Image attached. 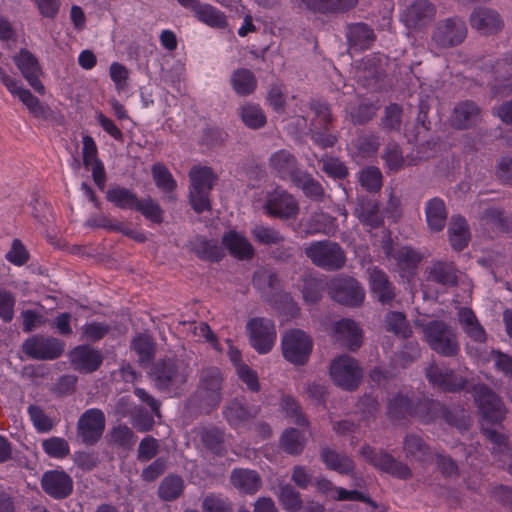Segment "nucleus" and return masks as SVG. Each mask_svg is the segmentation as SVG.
Wrapping results in <instances>:
<instances>
[{
	"label": "nucleus",
	"instance_id": "e2e57ef3",
	"mask_svg": "<svg viewBox=\"0 0 512 512\" xmlns=\"http://www.w3.org/2000/svg\"><path fill=\"white\" fill-rule=\"evenodd\" d=\"M359 183L370 193L378 192L382 187V173L375 166L366 167L359 173Z\"/></svg>",
	"mask_w": 512,
	"mask_h": 512
},
{
	"label": "nucleus",
	"instance_id": "c756f323",
	"mask_svg": "<svg viewBox=\"0 0 512 512\" xmlns=\"http://www.w3.org/2000/svg\"><path fill=\"white\" fill-rule=\"evenodd\" d=\"M221 243L237 260H250L254 257L255 250L250 241L235 230L224 233Z\"/></svg>",
	"mask_w": 512,
	"mask_h": 512
},
{
	"label": "nucleus",
	"instance_id": "79ce46f5",
	"mask_svg": "<svg viewBox=\"0 0 512 512\" xmlns=\"http://www.w3.org/2000/svg\"><path fill=\"white\" fill-rule=\"evenodd\" d=\"M151 173L156 187L165 194L164 199L175 202L177 197L174 191L177 188V183L168 168L163 163L158 162L152 166Z\"/></svg>",
	"mask_w": 512,
	"mask_h": 512
},
{
	"label": "nucleus",
	"instance_id": "2f4dec72",
	"mask_svg": "<svg viewBox=\"0 0 512 512\" xmlns=\"http://www.w3.org/2000/svg\"><path fill=\"white\" fill-rule=\"evenodd\" d=\"M300 2L314 13L337 15L355 8L359 0H300Z\"/></svg>",
	"mask_w": 512,
	"mask_h": 512
},
{
	"label": "nucleus",
	"instance_id": "4be33fe9",
	"mask_svg": "<svg viewBox=\"0 0 512 512\" xmlns=\"http://www.w3.org/2000/svg\"><path fill=\"white\" fill-rule=\"evenodd\" d=\"M43 491L56 500H62L73 492V480L63 470L46 471L41 478Z\"/></svg>",
	"mask_w": 512,
	"mask_h": 512
},
{
	"label": "nucleus",
	"instance_id": "4468645a",
	"mask_svg": "<svg viewBox=\"0 0 512 512\" xmlns=\"http://www.w3.org/2000/svg\"><path fill=\"white\" fill-rule=\"evenodd\" d=\"M266 213L280 220L295 219L300 211L298 200L284 189L277 188L267 195Z\"/></svg>",
	"mask_w": 512,
	"mask_h": 512
},
{
	"label": "nucleus",
	"instance_id": "13d9d810",
	"mask_svg": "<svg viewBox=\"0 0 512 512\" xmlns=\"http://www.w3.org/2000/svg\"><path fill=\"white\" fill-rule=\"evenodd\" d=\"M239 115L243 123L250 129H260L267 122L263 110L258 105L249 103L241 106Z\"/></svg>",
	"mask_w": 512,
	"mask_h": 512
},
{
	"label": "nucleus",
	"instance_id": "423d86ee",
	"mask_svg": "<svg viewBox=\"0 0 512 512\" xmlns=\"http://www.w3.org/2000/svg\"><path fill=\"white\" fill-rule=\"evenodd\" d=\"M306 257L325 271H337L345 266L346 253L338 242L332 240L314 241L305 247Z\"/></svg>",
	"mask_w": 512,
	"mask_h": 512
},
{
	"label": "nucleus",
	"instance_id": "2eb2a0df",
	"mask_svg": "<svg viewBox=\"0 0 512 512\" xmlns=\"http://www.w3.org/2000/svg\"><path fill=\"white\" fill-rule=\"evenodd\" d=\"M105 430V415L97 408L86 410L78 419L76 437L83 444L92 446L102 437Z\"/></svg>",
	"mask_w": 512,
	"mask_h": 512
},
{
	"label": "nucleus",
	"instance_id": "473e14b6",
	"mask_svg": "<svg viewBox=\"0 0 512 512\" xmlns=\"http://www.w3.org/2000/svg\"><path fill=\"white\" fill-rule=\"evenodd\" d=\"M405 458L420 463L428 462L432 458V449L425 440L416 433H408L402 442Z\"/></svg>",
	"mask_w": 512,
	"mask_h": 512
},
{
	"label": "nucleus",
	"instance_id": "dca6fc26",
	"mask_svg": "<svg viewBox=\"0 0 512 512\" xmlns=\"http://www.w3.org/2000/svg\"><path fill=\"white\" fill-rule=\"evenodd\" d=\"M247 331L252 347L260 354L269 352L276 339L274 322L267 318L256 317L247 322Z\"/></svg>",
	"mask_w": 512,
	"mask_h": 512
},
{
	"label": "nucleus",
	"instance_id": "6e6d98bb",
	"mask_svg": "<svg viewBox=\"0 0 512 512\" xmlns=\"http://www.w3.org/2000/svg\"><path fill=\"white\" fill-rule=\"evenodd\" d=\"M195 17L215 28H225L227 26V20L221 11L209 4H200L194 12Z\"/></svg>",
	"mask_w": 512,
	"mask_h": 512
},
{
	"label": "nucleus",
	"instance_id": "e433bc0d",
	"mask_svg": "<svg viewBox=\"0 0 512 512\" xmlns=\"http://www.w3.org/2000/svg\"><path fill=\"white\" fill-rule=\"evenodd\" d=\"M458 269L453 262L434 261L428 268L427 280L446 287L458 285Z\"/></svg>",
	"mask_w": 512,
	"mask_h": 512
},
{
	"label": "nucleus",
	"instance_id": "a211bd4d",
	"mask_svg": "<svg viewBox=\"0 0 512 512\" xmlns=\"http://www.w3.org/2000/svg\"><path fill=\"white\" fill-rule=\"evenodd\" d=\"M367 273L372 297L382 306L391 307L397 297V292L387 273L378 267L368 268Z\"/></svg>",
	"mask_w": 512,
	"mask_h": 512
},
{
	"label": "nucleus",
	"instance_id": "a19ab883",
	"mask_svg": "<svg viewBox=\"0 0 512 512\" xmlns=\"http://www.w3.org/2000/svg\"><path fill=\"white\" fill-rule=\"evenodd\" d=\"M458 321L465 334L474 342L484 343L487 339L485 329L471 308L463 307L458 312Z\"/></svg>",
	"mask_w": 512,
	"mask_h": 512
},
{
	"label": "nucleus",
	"instance_id": "a18cd8bd",
	"mask_svg": "<svg viewBox=\"0 0 512 512\" xmlns=\"http://www.w3.org/2000/svg\"><path fill=\"white\" fill-rule=\"evenodd\" d=\"M200 439L204 447L215 455H224L225 448V432L223 429L211 426L203 428L200 431Z\"/></svg>",
	"mask_w": 512,
	"mask_h": 512
},
{
	"label": "nucleus",
	"instance_id": "052dcab7",
	"mask_svg": "<svg viewBox=\"0 0 512 512\" xmlns=\"http://www.w3.org/2000/svg\"><path fill=\"white\" fill-rule=\"evenodd\" d=\"M440 418L444 419L448 425L453 426L459 430H468L471 426L470 417L462 408H449L443 404Z\"/></svg>",
	"mask_w": 512,
	"mask_h": 512
},
{
	"label": "nucleus",
	"instance_id": "bb28decb",
	"mask_svg": "<svg viewBox=\"0 0 512 512\" xmlns=\"http://www.w3.org/2000/svg\"><path fill=\"white\" fill-rule=\"evenodd\" d=\"M471 26L484 35L498 33L503 27L500 15L490 8H477L470 15Z\"/></svg>",
	"mask_w": 512,
	"mask_h": 512
},
{
	"label": "nucleus",
	"instance_id": "69168bd1",
	"mask_svg": "<svg viewBox=\"0 0 512 512\" xmlns=\"http://www.w3.org/2000/svg\"><path fill=\"white\" fill-rule=\"evenodd\" d=\"M153 415L142 406L134 407L130 412L131 424L139 432H148L155 424Z\"/></svg>",
	"mask_w": 512,
	"mask_h": 512
},
{
	"label": "nucleus",
	"instance_id": "6ab92c4d",
	"mask_svg": "<svg viewBox=\"0 0 512 512\" xmlns=\"http://www.w3.org/2000/svg\"><path fill=\"white\" fill-rule=\"evenodd\" d=\"M380 207V201L373 195H359L355 200L353 214L363 226L377 229L384 225Z\"/></svg>",
	"mask_w": 512,
	"mask_h": 512
},
{
	"label": "nucleus",
	"instance_id": "680f3d73",
	"mask_svg": "<svg viewBox=\"0 0 512 512\" xmlns=\"http://www.w3.org/2000/svg\"><path fill=\"white\" fill-rule=\"evenodd\" d=\"M109 435L110 441L117 447L123 449H131L137 440L132 429L125 424H119L113 427Z\"/></svg>",
	"mask_w": 512,
	"mask_h": 512
},
{
	"label": "nucleus",
	"instance_id": "7c9ffc66",
	"mask_svg": "<svg viewBox=\"0 0 512 512\" xmlns=\"http://www.w3.org/2000/svg\"><path fill=\"white\" fill-rule=\"evenodd\" d=\"M230 483L240 493L254 495L262 487V478L255 470L235 468L231 471Z\"/></svg>",
	"mask_w": 512,
	"mask_h": 512
},
{
	"label": "nucleus",
	"instance_id": "bf43d9fd",
	"mask_svg": "<svg viewBox=\"0 0 512 512\" xmlns=\"http://www.w3.org/2000/svg\"><path fill=\"white\" fill-rule=\"evenodd\" d=\"M413 402L407 396L397 394L389 399L388 416L394 420H401L413 412Z\"/></svg>",
	"mask_w": 512,
	"mask_h": 512
},
{
	"label": "nucleus",
	"instance_id": "774afa93",
	"mask_svg": "<svg viewBox=\"0 0 512 512\" xmlns=\"http://www.w3.org/2000/svg\"><path fill=\"white\" fill-rule=\"evenodd\" d=\"M202 509L204 512H234V505L229 498L211 493L203 499Z\"/></svg>",
	"mask_w": 512,
	"mask_h": 512
},
{
	"label": "nucleus",
	"instance_id": "f8f14e48",
	"mask_svg": "<svg viewBox=\"0 0 512 512\" xmlns=\"http://www.w3.org/2000/svg\"><path fill=\"white\" fill-rule=\"evenodd\" d=\"M313 348L309 335L300 329H293L283 336L282 352L284 358L294 365L307 363Z\"/></svg>",
	"mask_w": 512,
	"mask_h": 512
},
{
	"label": "nucleus",
	"instance_id": "603ef678",
	"mask_svg": "<svg viewBox=\"0 0 512 512\" xmlns=\"http://www.w3.org/2000/svg\"><path fill=\"white\" fill-rule=\"evenodd\" d=\"M305 444V436L296 428L285 429L280 438L281 449L290 455L301 454Z\"/></svg>",
	"mask_w": 512,
	"mask_h": 512
},
{
	"label": "nucleus",
	"instance_id": "a878e982",
	"mask_svg": "<svg viewBox=\"0 0 512 512\" xmlns=\"http://www.w3.org/2000/svg\"><path fill=\"white\" fill-rule=\"evenodd\" d=\"M269 168L277 177L291 182L295 179V175L302 171L298 166L297 158L285 149L278 150L270 156Z\"/></svg>",
	"mask_w": 512,
	"mask_h": 512
},
{
	"label": "nucleus",
	"instance_id": "09e8293b",
	"mask_svg": "<svg viewBox=\"0 0 512 512\" xmlns=\"http://www.w3.org/2000/svg\"><path fill=\"white\" fill-rule=\"evenodd\" d=\"M443 403L438 400L422 399L413 405L412 416L417 417L422 423L429 424L440 418Z\"/></svg>",
	"mask_w": 512,
	"mask_h": 512
},
{
	"label": "nucleus",
	"instance_id": "9d476101",
	"mask_svg": "<svg viewBox=\"0 0 512 512\" xmlns=\"http://www.w3.org/2000/svg\"><path fill=\"white\" fill-rule=\"evenodd\" d=\"M474 401L481 419L490 424H498L506 415V408L501 398L487 385L473 386Z\"/></svg>",
	"mask_w": 512,
	"mask_h": 512
},
{
	"label": "nucleus",
	"instance_id": "f257e3e1",
	"mask_svg": "<svg viewBox=\"0 0 512 512\" xmlns=\"http://www.w3.org/2000/svg\"><path fill=\"white\" fill-rule=\"evenodd\" d=\"M192 373L193 368L187 361L178 358H166L154 363L150 377L159 391L179 395L183 392Z\"/></svg>",
	"mask_w": 512,
	"mask_h": 512
},
{
	"label": "nucleus",
	"instance_id": "58836bf2",
	"mask_svg": "<svg viewBox=\"0 0 512 512\" xmlns=\"http://www.w3.org/2000/svg\"><path fill=\"white\" fill-rule=\"evenodd\" d=\"M425 217L431 232H440L446 226L448 211L443 199L434 197L425 204Z\"/></svg>",
	"mask_w": 512,
	"mask_h": 512
},
{
	"label": "nucleus",
	"instance_id": "5701e85b",
	"mask_svg": "<svg viewBox=\"0 0 512 512\" xmlns=\"http://www.w3.org/2000/svg\"><path fill=\"white\" fill-rule=\"evenodd\" d=\"M348 50L363 52L372 47L377 39L373 28L364 22L349 23L345 26Z\"/></svg>",
	"mask_w": 512,
	"mask_h": 512
},
{
	"label": "nucleus",
	"instance_id": "6e6552de",
	"mask_svg": "<svg viewBox=\"0 0 512 512\" xmlns=\"http://www.w3.org/2000/svg\"><path fill=\"white\" fill-rule=\"evenodd\" d=\"M467 37V25L457 16L439 20L431 32V42L436 48L448 49L464 42Z\"/></svg>",
	"mask_w": 512,
	"mask_h": 512
},
{
	"label": "nucleus",
	"instance_id": "b1692460",
	"mask_svg": "<svg viewBox=\"0 0 512 512\" xmlns=\"http://www.w3.org/2000/svg\"><path fill=\"white\" fill-rule=\"evenodd\" d=\"M70 361L75 370L92 373L101 366L103 356L99 350L89 345H79L71 351Z\"/></svg>",
	"mask_w": 512,
	"mask_h": 512
},
{
	"label": "nucleus",
	"instance_id": "aec40b11",
	"mask_svg": "<svg viewBox=\"0 0 512 512\" xmlns=\"http://www.w3.org/2000/svg\"><path fill=\"white\" fill-rule=\"evenodd\" d=\"M436 16V6L428 0H415L407 6L401 21L408 29L421 30L430 24Z\"/></svg>",
	"mask_w": 512,
	"mask_h": 512
},
{
	"label": "nucleus",
	"instance_id": "37998d69",
	"mask_svg": "<svg viewBox=\"0 0 512 512\" xmlns=\"http://www.w3.org/2000/svg\"><path fill=\"white\" fill-rule=\"evenodd\" d=\"M335 332L345 340V345L351 350H357L362 344L361 329L356 322L350 319H342L335 325Z\"/></svg>",
	"mask_w": 512,
	"mask_h": 512
},
{
	"label": "nucleus",
	"instance_id": "864d4df0",
	"mask_svg": "<svg viewBox=\"0 0 512 512\" xmlns=\"http://www.w3.org/2000/svg\"><path fill=\"white\" fill-rule=\"evenodd\" d=\"M481 219L501 232L512 231V215L497 207H490L483 211Z\"/></svg>",
	"mask_w": 512,
	"mask_h": 512
},
{
	"label": "nucleus",
	"instance_id": "de8ad7c7",
	"mask_svg": "<svg viewBox=\"0 0 512 512\" xmlns=\"http://www.w3.org/2000/svg\"><path fill=\"white\" fill-rule=\"evenodd\" d=\"M106 199L119 209L130 210H135L140 200L136 193L121 186L110 188L106 192Z\"/></svg>",
	"mask_w": 512,
	"mask_h": 512
},
{
	"label": "nucleus",
	"instance_id": "f704fd0d",
	"mask_svg": "<svg viewBox=\"0 0 512 512\" xmlns=\"http://www.w3.org/2000/svg\"><path fill=\"white\" fill-rule=\"evenodd\" d=\"M252 283L265 300H272L274 295L282 289L279 275L266 268L254 272Z\"/></svg>",
	"mask_w": 512,
	"mask_h": 512
},
{
	"label": "nucleus",
	"instance_id": "f3484780",
	"mask_svg": "<svg viewBox=\"0 0 512 512\" xmlns=\"http://www.w3.org/2000/svg\"><path fill=\"white\" fill-rule=\"evenodd\" d=\"M260 413V407L250 405L244 397H234L226 401L222 416L228 425L234 429L243 427L254 420Z\"/></svg>",
	"mask_w": 512,
	"mask_h": 512
},
{
	"label": "nucleus",
	"instance_id": "72a5a7b5",
	"mask_svg": "<svg viewBox=\"0 0 512 512\" xmlns=\"http://www.w3.org/2000/svg\"><path fill=\"white\" fill-rule=\"evenodd\" d=\"M365 71V86L372 91H378L382 88V83L386 77L384 69V58L379 54L367 56L362 61Z\"/></svg>",
	"mask_w": 512,
	"mask_h": 512
},
{
	"label": "nucleus",
	"instance_id": "39448f33",
	"mask_svg": "<svg viewBox=\"0 0 512 512\" xmlns=\"http://www.w3.org/2000/svg\"><path fill=\"white\" fill-rule=\"evenodd\" d=\"M425 377L429 384L444 393H461L473 391L474 384L466 376L454 369L441 367L432 361L425 368Z\"/></svg>",
	"mask_w": 512,
	"mask_h": 512
},
{
	"label": "nucleus",
	"instance_id": "7ed1b4c3",
	"mask_svg": "<svg viewBox=\"0 0 512 512\" xmlns=\"http://www.w3.org/2000/svg\"><path fill=\"white\" fill-rule=\"evenodd\" d=\"M189 203L192 209L201 214L210 211V194L218 180L217 174L209 166H193L189 171Z\"/></svg>",
	"mask_w": 512,
	"mask_h": 512
},
{
	"label": "nucleus",
	"instance_id": "f03ea898",
	"mask_svg": "<svg viewBox=\"0 0 512 512\" xmlns=\"http://www.w3.org/2000/svg\"><path fill=\"white\" fill-rule=\"evenodd\" d=\"M225 377L219 367L207 366L200 369L198 384L189 401L205 414L216 410L223 400Z\"/></svg>",
	"mask_w": 512,
	"mask_h": 512
},
{
	"label": "nucleus",
	"instance_id": "4d7b16f0",
	"mask_svg": "<svg viewBox=\"0 0 512 512\" xmlns=\"http://www.w3.org/2000/svg\"><path fill=\"white\" fill-rule=\"evenodd\" d=\"M397 266L402 271H410L417 268L422 260V256L415 249L404 246L391 253Z\"/></svg>",
	"mask_w": 512,
	"mask_h": 512
},
{
	"label": "nucleus",
	"instance_id": "3c124183",
	"mask_svg": "<svg viewBox=\"0 0 512 512\" xmlns=\"http://www.w3.org/2000/svg\"><path fill=\"white\" fill-rule=\"evenodd\" d=\"M184 490V481L181 476L169 474L160 483L158 487V496L163 501H175Z\"/></svg>",
	"mask_w": 512,
	"mask_h": 512
},
{
	"label": "nucleus",
	"instance_id": "c85d7f7f",
	"mask_svg": "<svg viewBox=\"0 0 512 512\" xmlns=\"http://www.w3.org/2000/svg\"><path fill=\"white\" fill-rule=\"evenodd\" d=\"M11 94L19 98L34 118H39L45 121H53L56 119V115L49 105L41 102L28 89L17 84Z\"/></svg>",
	"mask_w": 512,
	"mask_h": 512
},
{
	"label": "nucleus",
	"instance_id": "4c0bfd02",
	"mask_svg": "<svg viewBox=\"0 0 512 512\" xmlns=\"http://www.w3.org/2000/svg\"><path fill=\"white\" fill-rule=\"evenodd\" d=\"M190 251L203 261L208 262H219L225 256V252L222 247L218 245L215 240H208L203 236H197L194 240L188 244Z\"/></svg>",
	"mask_w": 512,
	"mask_h": 512
},
{
	"label": "nucleus",
	"instance_id": "c9c22d12",
	"mask_svg": "<svg viewBox=\"0 0 512 512\" xmlns=\"http://www.w3.org/2000/svg\"><path fill=\"white\" fill-rule=\"evenodd\" d=\"M292 184L313 202L321 203L329 197L323 185L307 171L302 170L301 173L296 174Z\"/></svg>",
	"mask_w": 512,
	"mask_h": 512
},
{
	"label": "nucleus",
	"instance_id": "20e7f679",
	"mask_svg": "<svg viewBox=\"0 0 512 512\" xmlns=\"http://www.w3.org/2000/svg\"><path fill=\"white\" fill-rule=\"evenodd\" d=\"M423 334L430 349L442 357L452 358L460 352L455 329L442 320L423 325Z\"/></svg>",
	"mask_w": 512,
	"mask_h": 512
},
{
	"label": "nucleus",
	"instance_id": "8fccbe9b",
	"mask_svg": "<svg viewBox=\"0 0 512 512\" xmlns=\"http://www.w3.org/2000/svg\"><path fill=\"white\" fill-rule=\"evenodd\" d=\"M277 497L283 509L288 512H298L303 507L300 492L291 484L280 482Z\"/></svg>",
	"mask_w": 512,
	"mask_h": 512
},
{
	"label": "nucleus",
	"instance_id": "c03bdc74",
	"mask_svg": "<svg viewBox=\"0 0 512 512\" xmlns=\"http://www.w3.org/2000/svg\"><path fill=\"white\" fill-rule=\"evenodd\" d=\"M131 348L138 355V361L142 366L150 364L155 357L156 344L153 337L147 333L136 335L131 342Z\"/></svg>",
	"mask_w": 512,
	"mask_h": 512
},
{
	"label": "nucleus",
	"instance_id": "412c9836",
	"mask_svg": "<svg viewBox=\"0 0 512 512\" xmlns=\"http://www.w3.org/2000/svg\"><path fill=\"white\" fill-rule=\"evenodd\" d=\"M13 61L34 91L40 95L45 94V86L40 80L42 68L38 59L29 50L23 48L13 57Z\"/></svg>",
	"mask_w": 512,
	"mask_h": 512
},
{
	"label": "nucleus",
	"instance_id": "0e129e2a",
	"mask_svg": "<svg viewBox=\"0 0 512 512\" xmlns=\"http://www.w3.org/2000/svg\"><path fill=\"white\" fill-rule=\"evenodd\" d=\"M403 108L397 103H391L384 109L381 118L382 128L387 131H399L402 125Z\"/></svg>",
	"mask_w": 512,
	"mask_h": 512
},
{
	"label": "nucleus",
	"instance_id": "1a4fd4ad",
	"mask_svg": "<svg viewBox=\"0 0 512 512\" xmlns=\"http://www.w3.org/2000/svg\"><path fill=\"white\" fill-rule=\"evenodd\" d=\"M330 376L335 385L345 391H355L361 384L363 370L349 355H340L330 364Z\"/></svg>",
	"mask_w": 512,
	"mask_h": 512
},
{
	"label": "nucleus",
	"instance_id": "ddd939ff",
	"mask_svg": "<svg viewBox=\"0 0 512 512\" xmlns=\"http://www.w3.org/2000/svg\"><path fill=\"white\" fill-rule=\"evenodd\" d=\"M65 349V343L58 338L44 335H33L22 344L23 353L35 360H55Z\"/></svg>",
	"mask_w": 512,
	"mask_h": 512
},
{
	"label": "nucleus",
	"instance_id": "9b49d317",
	"mask_svg": "<svg viewBox=\"0 0 512 512\" xmlns=\"http://www.w3.org/2000/svg\"><path fill=\"white\" fill-rule=\"evenodd\" d=\"M329 294L337 303L351 308L360 307L365 299L363 286L350 276L334 278L329 286Z\"/></svg>",
	"mask_w": 512,
	"mask_h": 512
},
{
	"label": "nucleus",
	"instance_id": "0eeeda50",
	"mask_svg": "<svg viewBox=\"0 0 512 512\" xmlns=\"http://www.w3.org/2000/svg\"><path fill=\"white\" fill-rule=\"evenodd\" d=\"M360 455L374 468L401 480L413 477V472L406 463L396 459L383 449H376L368 444L362 446Z\"/></svg>",
	"mask_w": 512,
	"mask_h": 512
},
{
	"label": "nucleus",
	"instance_id": "cd10ccee",
	"mask_svg": "<svg viewBox=\"0 0 512 512\" xmlns=\"http://www.w3.org/2000/svg\"><path fill=\"white\" fill-rule=\"evenodd\" d=\"M320 459L327 469L341 475H352L355 471V462L349 455L339 453L327 445L321 446Z\"/></svg>",
	"mask_w": 512,
	"mask_h": 512
},
{
	"label": "nucleus",
	"instance_id": "ea45409f",
	"mask_svg": "<svg viewBox=\"0 0 512 512\" xmlns=\"http://www.w3.org/2000/svg\"><path fill=\"white\" fill-rule=\"evenodd\" d=\"M449 242L453 250L460 252L468 246L470 230L466 219L461 215L451 217L448 227Z\"/></svg>",
	"mask_w": 512,
	"mask_h": 512
},
{
	"label": "nucleus",
	"instance_id": "5fc2aeb1",
	"mask_svg": "<svg viewBox=\"0 0 512 512\" xmlns=\"http://www.w3.org/2000/svg\"><path fill=\"white\" fill-rule=\"evenodd\" d=\"M309 108L314 112L315 119L311 122L310 128H323L331 130L334 118L330 106L322 100H311Z\"/></svg>",
	"mask_w": 512,
	"mask_h": 512
},
{
	"label": "nucleus",
	"instance_id": "338daca9",
	"mask_svg": "<svg viewBox=\"0 0 512 512\" xmlns=\"http://www.w3.org/2000/svg\"><path fill=\"white\" fill-rule=\"evenodd\" d=\"M135 211L140 212L152 223L161 224L163 222V210L151 197L140 199Z\"/></svg>",
	"mask_w": 512,
	"mask_h": 512
},
{
	"label": "nucleus",
	"instance_id": "49530a36",
	"mask_svg": "<svg viewBox=\"0 0 512 512\" xmlns=\"http://www.w3.org/2000/svg\"><path fill=\"white\" fill-rule=\"evenodd\" d=\"M234 91L240 96L252 94L257 87V79L254 73L247 68L234 71L230 79Z\"/></svg>",
	"mask_w": 512,
	"mask_h": 512
},
{
	"label": "nucleus",
	"instance_id": "393cba45",
	"mask_svg": "<svg viewBox=\"0 0 512 512\" xmlns=\"http://www.w3.org/2000/svg\"><path fill=\"white\" fill-rule=\"evenodd\" d=\"M481 120V108L472 100L457 103L451 115V126L458 130H466L477 125Z\"/></svg>",
	"mask_w": 512,
	"mask_h": 512
}]
</instances>
